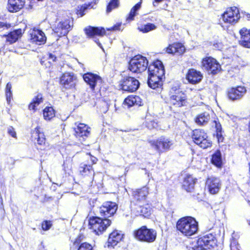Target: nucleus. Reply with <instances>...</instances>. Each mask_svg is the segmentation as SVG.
I'll list each match as a JSON object with an SVG mask.
<instances>
[{
  "label": "nucleus",
  "instance_id": "obj_28",
  "mask_svg": "<svg viewBox=\"0 0 250 250\" xmlns=\"http://www.w3.org/2000/svg\"><path fill=\"white\" fill-rule=\"evenodd\" d=\"M32 137L37 139V144L41 146V147L39 148L40 149H44L43 146L45 144V138H44V134L40 132L39 127H36L33 130Z\"/></svg>",
  "mask_w": 250,
  "mask_h": 250
},
{
  "label": "nucleus",
  "instance_id": "obj_4",
  "mask_svg": "<svg viewBox=\"0 0 250 250\" xmlns=\"http://www.w3.org/2000/svg\"><path fill=\"white\" fill-rule=\"evenodd\" d=\"M111 221L107 218L102 219L98 217H92L89 220L90 229L97 235H100L110 225Z\"/></svg>",
  "mask_w": 250,
  "mask_h": 250
},
{
  "label": "nucleus",
  "instance_id": "obj_50",
  "mask_svg": "<svg viewBox=\"0 0 250 250\" xmlns=\"http://www.w3.org/2000/svg\"><path fill=\"white\" fill-rule=\"evenodd\" d=\"M86 9V8L85 7H82L80 10H79L77 12V14L78 16H80V17H82L84 14L82 12V10H83V12L84 11V10Z\"/></svg>",
  "mask_w": 250,
  "mask_h": 250
},
{
  "label": "nucleus",
  "instance_id": "obj_34",
  "mask_svg": "<svg viewBox=\"0 0 250 250\" xmlns=\"http://www.w3.org/2000/svg\"><path fill=\"white\" fill-rule=\"evenodd\" d=\"M211 163L217 167H221L223 165L222 157L221 152L217 150L212 155Z\"/></svg>",
  "mask_w": 250,
  "mask_h": 250
},
{
  "label": "nucleus",
  "instance_id": "obj_13",
  "mask_svg": "<svg viewBox=\"0 0 250 250\" xmlns=\"http://www.w3.org/2000/svg\"><path fill=\"white\" fill-rule=\"evenodd\" d=\"M203 66L208 71L213 74L217 73L221 69L220 64L217 61L211 57H206L202 61Z\"/></svg>",
  "mask_w": 250,
  "mask_h": 250
},
{
  "label": "nucleus",
  "instance_id": "obj_38",
  "mask_svg": "<svg viewBox=\"0 0 250 250\" xmlns=\"http://www.w3.org/2000/svg\"><path fill=\"white\" fill-rule=\"evenodd\" d=\"M11 89V83H7L5 88V96L8 104H10L11 100L12 99V92Z\"/></svg>",
  "mask_w": 250,
  "mask_h": 250
},
{
  "label": "nucleus",
  "instance_id": "obj_23",
  "mask_svg": "<svg viewBox=\"0 0 250 250\" xmlns=\"http://www.w3.org/2000/svg\"><path fill=\"white\" fill-rule=\"evenodd\" d=\"M25 2V0H8L7 8L10 12H17L23 7Z\"/></svg>",
  "mask_w": 250,
  "mask_h": 250
},
{
  "label": "nucleus",
  "instance_id": "obj_17",
  "mask_svg": "<svg viewBox=\"0 0 250 250\" xmlns=\"http://www.w3.org/2000/svg\"><path fill=\"white\" fill-rule=\"evenodd\" d=\"M83 79L93 90L96 85H100L102 82V79L99 76L92 73L84 74L83 75Z\"/></svg>",
  "mask_w": 250,
  "mask_h": 250
},
{
  "label": "nucleus",
  "instance_id": "obj_51",
  "mask_svg": "<svg viewBox=\"0 0 250 250\" xmlns=\"http://www.w3.org/2000/svg\"><path fill=\"white\" fill-rule=\"evenodd\" d=\"M5 27L6 28H8L10 27V24H6L5 23L0 22V27Z\"/></svg>",
  "mask_w": 250,
  "mask_h": 250
},
{
  "label": "nucleus",
  "instance_id": "obj_31",
  "mask_svg": "<svg viewBox=\"0 0 250 250\" xmlns=\"http://www.w3.org/2000/svg\"><path fill=\"white\" fill-rule=\"evenodd\" d=\"M80 172L83 176H88L91 179L93 178L94 172L92 166L90 165L81 164Z\"/></svg>",
  "mask_w": 250,
  "mask_h": 250
},
{
  "label": "nucleus",
  "instance_id": "obj_30",
  "mask_svg": "<svg viewBox=\"0 0 250 250\" xmlns=\"http://www.w3.org/2000/svg\"><path fill=\"white\" fill-rule=\"evenodd\" d=\"M210 119V114L205 112L197 115L195 119V122L199 125H205L208 124Z\"/></svg>",
  "mask_w": 250,
  "mask_h": 250
},
{
  "label": "nucleus",
  "instance_id": "obj_54",
  "mask_svg": "<svg viewBox=\"0 0 250 250\" xmlns=\"http://www.w3.org/2000/svg\"><path fill=\"white\" fill-rule=\"evenodd\" d=\"M231 250H239L235 245H233L232 244L230 245Z\"/></svg>",
  "mask_w": 250,
  "mask_h": 250
},
{
  "label": "nucleus",
  "instance_id": "obj_5",
  "mask_svg": "<svg viewBox=\"0 0 250 250\" xmlns=\"http://www.w3.org/2000/svg\"><path fill=\"white\" fill-rule=\"evenodd\" d=\"M134 234L136 238L140 241L152 243L156 240L157 232L154 229H148L144 226L135 231Z\"/></svg>",
  "mask_w": 250,
  "mask_h": 250
},
{
  "label": "nucleus",
  "instance_id": "obj_14",
  "mask_svg": "<svg viewBox=\"0 0 250 250\" xmlns=\"http://www.w3.org/2000/svg\"><path fill=\"white\" fill-rule=\"evenodd\" d=\"M221 187L220 179L217 177L211 176L206 180V188L212 194H216L219 192Z\"/></svg>",
  "mask_w": 250,
  "mask_h": 250
},
{
  "label": "nucleus",
  "instance_id": "obj_11",
  "mask_svg": "<svg viewBox=\"0 0 250 250\" xmlns=\"http://www.w3.org/2000/svg\"><path fill=\"white\" fill-rule=\"evenodd\" d=\"M117 206L114 202H105L99 208L101 216L107 218L113 215L116 211Z\"/></svg>",
  "mask_w": 250,
  "mask_h": 250
},
{
  "label": "nucleus",
  "instance_id": "obj_37",
  "mask_svg": "<svg viewBox=\"0 0 250 250\" xmlns=\"http://www.w3.org/2000/svg\"><path fill=\"white\" fill-rule=\"evenodd\" d=\"M142 2L140 1L134 6L131 9L130 13L126 18L128 22L134 20V17L137 15V12L141 8Z\"/></svg>",
  "mask_w": 250,
  "mask_h": 250
},
{
  "label": "nucleus",
  "instance_id": "obj_42",
  "mask_svg": "<svg viewBox=\"0 0 250 250\" xmlns=\"http://www.w3.org/2000/svg\"><path fill=\"white\" fill-rule=\"evenodd\" d=\"M119 5L118 0H111L107 6V13L110 12L112 9L117 7Z\"/></svg>",
  "mask_w": 250,
  "mask_h": 250
},
{
  "label": "nucleus",
  "instance_id": "obj_20",
  "mask_svg": "<svg viewBox=\"0 0 250 250\" xmlns=\"http://www.w3.org/2000/svg\"><path fill=\"white\" fill-rule=\"evenodd\" d=\"M76 127L74 128L75 135L77 138L87 137L90 133V128L83 123H76Z\"/></svg>",
  "mask_w": 250,
  "mask_h": 250
},
{
  "label": "nucleus",
  "instance_id": "obj_22",
  "mask_svg": "<svg viewBox=\"0 0 250 250\" xmlns=\"http://www.w3.org/2000/svg\"><path fill=\"white\" fill-rule=\"evenodd\" d=\"M123 237V234L121 231L118 230L113 231L109 236L107 243V247L108 249L113 248L121 241Z\"/></svg>",
  "mask_w": 250,
  "mask_h": 250
},
{
  "label": "nucleus",
  "instance_id": "obj_2",
  "mask_svg": "<svg viewBox=\"0 0 250 250\" xmlns=\"http://www.w3.org/2000/svg\"><path fill=\"white\" fill-rule=\"evenodd\" d=\"M176 228L183 235L190 237L197 233L198 223L195 218L186 216L180 219L177 222Z\"/></svg>",
  "mask_w": 250,
  "mask_h": 250
},
{
  "label": "nucleus",
  "instance_id": "obj_45",
  "mask_svg": "<svg viewBox=\"0 0 250 250\" xmlns=\"http://www.w3.org/2000/svg\"><path fill=\"white\" fill-rule=\"evenodd\" d=\"M8 133L11 135L12 137H14V138H16L17 136H16V131H15V129L14 128L12 127V126H10L8 128Z\"/></svg>",
  "mask_w": 250,
  "mask_h": 250
},
{
  "label": "nucleus",
  "instance_id": "obj_36",
  "mask_svg": "<svg viewBox=\"0 0 250 250\" xmlns=\"http://www.w3.org/2000/svg\"><path fill=\"white\" fill-rule=\"evenodd\" d=\"M157 26L153 23H148L145 24L140 25L138 27V29L144 33H147L149 31L154 30Z\"/></svg>",
  "mask_w": 250,
  "mask_h": 250
},
{
  "label": "nucleus",
  "instance_id": "obj_12",
  "mask_svg": "<svg viewBox=\"0 0 250 250\" xmlns=\"http://www.w3.org/2000/svg\"><path fill=\"white\" fill-rule=\"evenodd\" d=\"M139 82L134 78L126 77L121 81L122 89L124 91L134 92L139 87Z\"/></svg>",
  "mask_w": 250,
  "mask_h": 250
},
{
  "label": "nucleus",
  "instance_id": "obj_27",
  "mask_svg": "<svg viewBox=\"0 0 250 250\" xmlns=\"http://www.w3.org/2000/svg\"><path fill=\"white\" fill-rule=\"evenodd\" d=\"M186 49L185 46L180 43H175L171 45H169L167 47L166 52L168 53L177 54L182 55L185 52Z\"/></svg>",
  "mask_w": 250,
  "mask_h": 250
},
{
  "label": "nucleus",
  "instance_id": "obj_9",
  "mask_svg": "<svg viewBox=\"0 0 250 250\" xmlns=\"http://www.w3.org/2000/svg\"><path fill=\"white\" fill-rule=\"evenodd\" d=\"M170 102L171 104L177 106H183L186 100V95L182 92L178 86L172 87L171 91Z\"/></svg>",
  "mask_w": 250,
  "mask_h": 250
},
{
  "label": "nucleus",
  "instance_id": "obj_29",
  "mask_svg": "<svg viewBox=\"0 0 250 250\" xmlns=\"http://www.w3.org/2000/svg\"><path fill=\"white\" fill-rule=\"evenodd\" d=\"M124 104L128 107H131L135 105L138 106L142 105L143 102L140 97L136 95H131L128 96L125 99Z\"/></svg>",
  "mask_w": 250,
  "mask_h": 250
},
{
  "label": "nucleus",
  "instance_id": "obj_26",
  "mask_svg": "<svg viewBox=\"0 0 250 250\" xmlns=\"http://www.w3.org/2000/svg\"><path fill=\"white\" fill-rule=\"evenodd\" d=\"M196 179L190 175H187L184 179L182 187L187 192H191L194 188Z\"/></svg>",
  "mask_w": 250,
  "mask_h": 250
},
{
  "label": "nucleus",
  "instance_id": "obj_39",
  "mask_svg": "<svg viewBox=\"0 0 250 250\" xmlns=\"http://www.w3.org/2000/svg\"><path fill=\"white\" fill-rule=\"evenodd\" d=\"M209 235L207 234L206 236H204L203 238H200L198 241V246L194 249V250H206L205 248H204L202 246V243H208L209 240L208 238H209Z\"/></svg>",
  "mask_w": 250,
  "mask_h": 250
},
{
  "label": "nucleus",
  "instance_id": "obj_40",
  "mask_svg": "<svg viewBox=\"0 0 250 250\" xmlns=\"http://www.w3.org/2000/svg\"><path fill=\"white\" fill-rule=\"evenodd\" d=\"M140 208V212L143 216L147 217L150 214L151 208L148 204L146 205L145 207L141 206Z\"/></svg>",
  "mask_w": 250,
  "mask_h": 250
},
{
  "label": "nucleus",
  "instance_id": "obj_24",
  "mask_svg": "<svg viewBox=\"0 0 250 250\" xmlns=\"http://www.w3.org/2000/svg\"><path fill=\"white\" fill-rule=\"evenodd\" d=\"M84 31L86 35L89 37H94L95 36H103L105 34V29L101 27L89 26L85 28Z\"/></svg>",
  "mask_w": 250,
  "mask_h": 250
},
{
  "label": "nucleus",
  "instance_id": "obj_25",
  "mask_svg": "<svg viewBox=\"0 0 250 250\" xmlns=\"http://www.w3.org/2000/svg\"><path fill=\"white\" fill-rule=\"evenodd\" d=\"M241 39L240 44L246 48H250V30L243 28L240 31Z\"/></svg>",
  "mask_w": 250,
  "mask_h": 250
},
{
  "label": "nucleus",
  "instance_id": "obj_48",
  "mask_svg": "<svg viewBox=\"0 0 250 250\" xmlns=\"http://www.w3.org/2000/svg\"><path fill=\"white\" fill-rule=\"evenodd\" d=\"M214 123L216 128V132L222 131V126L220 123L217 121H214Z\"/></svg>",
  "mask_w": 250,
  "mask_h": 250
},
{
  "label": "nucleus",
  "instance_id": "obj_16",
  "mask_svg": "<svg viewBox=\"0 0 250 250\" xmlns=\"http://www.w3.org/2000/svg\"><path fill=\"white\" fill-rule=\"evenodd\" d=\"M30 41L33 43L40 45L45 42L46 38L44 33L39 29H33L29 31Z\"/></svg>",
  "mask_w": 250,
  "mask_h": 250
},
{
  "label": "nucleus",
  "instance_id": "obj_15",
  "mask_svg": "<svg viewBox=\"0 0 250 250\" xmlns=\"http://www.w3.org/2000/svg\"><path fill=\"white\" fill-rule=\"evenodd\" d=\"M246 93V89L244 86H237L231 87L228 90V97L232 100H239L241 99Z\"/></svg>",
  "mask_w": 250,
  "mask_h": 250
},
{
  "label": "nucleus",
  "instance_id": "obj_49",
  "mask_svg": "<svg viewBox=\"0 0 250 250\" xmlns=\"http://www.w3.org/2000/svg\"><path fill=\"white\" fill-rule=\"evenodd\" d=\"M216 136L218 138V142H222L223 140L222 131H217Z\"/></svg>",
  "mask_w": 250,
  "mask_h": 250
},
{
  "label": "nucleus",
  "instance_id": "obj_55",
  "mask_svg": "<svg viewBox=\"0 0 250 250\" xmlns=\"http://www.w3.org/2000/svg\"><path fill=\"white\" fill-rule=\"evenodd\" d=\"M247 197V200H248V202H250V193H248Z\"/></svg>",
  "mask_w": 250,
  "mask_h": 250
},
{
  "label": "nucleus",
  "instance_id": "obj_6",
  "mask_svg": "<svg viewBox=\"0 0 250 250\" xmlns=\"http://www.w3.org/2000/svg\"><path fill=\"white\" fill-rule=\"evenodd\" d=\"M150 146L159 152L168 151L173 144L169 138L162 136L156 140L149 141Z\"/></svg>",
  "mask_w": 250,
  "mask_h": 250
},
{
  "label": "nucleus",
  "instance_id": "obj_43",
  "mask_svg": "<svg viewBox=\"0 0 250 250\" xmlns=\"http://www.w3.org/2000/svg\"><path fill=\"white\" fill-rule=\"evenodd\" d=\"M78 250H92V247L87 243L82 244Z\"/></svg>",
  "mask_w": 250,
  "mask_h": 250
},
{
  "label": "nucleus",
  "instance_id": "obj_53",
  "mask_svg": "<svg viewBox=\"0 0 250 250\" xmlns=\"http://www.w3.org/2000/svg\"><path fill=\"white\" fill-rule=\"evenodd\" d=\"M94 41H95V42H96V43L98 45V46H99V47H100L103 49V50H104V49H103V47H102V44H101V43L99 42L98 40H97V39H95Z\"/></svg>",
  "mask_w": 250,
  "mask_h": 250
},
{
  "label": "nucleus",
  "instance_id": "obj_8",
  "mask_svg": "<svg viewBox=\"0 0 250 250\" xmlns=\"http://www.w3.org/2000/svg\"><path fill=\"white\" fill-rule=\"evenodd\" d=\"M192 138L197 145L205 149L211 146V142L208 139L206 133L200 129H196L193 131Z\"/></svg>",
  "mask_w": 250,
  "mask_h": 250
},
{
  "label": "nucleus",
  "instance_id": "obj_46",
  "mask_svg": "<svg viewBox=\"0 0 250 250\" xmlns=\"http://www.w3.org/2000/svg\"><path fill=\"white\" fill-rule=\"evenodd\" d=\"M121 26V23H118L114 25L113 27H112L110 28H107V30L108 31H117V30H120V27Z\"/></svg>",
  "mask_w": 250,
  "mask_h": 250
},
{
  "label": "nucleus",
  "instance_id": "obj_47",
  "mask_svg": "<svg viewBox=\"0 0 250 250\" xmlns=\"http://www.w3.org/2000/svg\"><path fill=\"white\" fill-rule=\"evenodd\" d=\"M47 55L49 62H54L56 61V57L53 53H49Z\"/></svg>",
  "mask_w": 250,
  "mask_h": 250
},
{
  "label": "nucleus",
  "instance_id": "obj_56",
  "mask_svg": "<svg viewBox=\"0 0 250 250\" xmlns=\"http://www.w3.org/2000/svg\"><path fill=\"white\" fill-rule=\"evenodd\" d=\"M232 119H233V120L236 119V117H233V118H232Z\"/></svg>",
  "mask_w": 250,
  "mask_h": 250
},
{
  "label": "nucleus",
  "instance_id": "obj_7",
  "mask_svg": "<svg viewBox=\"0 0 250 250\" xmlns=\"http://www.w3.org/2000/svg\"><path fill=\"white\" fill-rule=\"evenodd\" d=\"M72 25L69 18L57 19L53 31L59 37L65 36L70 30Z\"/></svg>",
  "mask_w": 250,
  "mask_h": 250
},
{
  "label": "nucleus",
  "instance_id": "obj_44",
  "mask_svg": "<svg viewBox=\"0 0 250 250\" xmlns=\"http://www.w3.org/2000/svg\"><path fill=\"white\" fill-rule=\"evenodd\" d=\"M51 226L52 223L50 221H44L42 223V229L44 230H48Z\"/></svg>",
  "mask_w": 250,
  "mask_h": 250
},
{
  "label": "nucleus",
  "instance_id": "obj_19",
  "mask_svg": "<svg viewBox=\"0 0 250 250\" xmlns=\"http://www.w3.org/2000/svg\"><path fill=\"white\" fill-rule=\"evenodd\" d=\"M77 82V78L73 73H65L61 78V83L66 88L75 86Z\"/></svg>",
  "mask_w": 250,
  "mask_h": 250
},
{
  "label": "nucleus",
  "instance_id": "obj_10",
  "mask_svg": "<svg viewBox=\"0 0 250 250\" xmlns=\"http://www.w3.org/2000/svg\"><path fill=\"white\" fill-rule=\"evenodd\" d=\"M222 17L225 22L235 23L240 17L239 10L236 7L229 8L222 15Z\"/></svg>",
  "mask_w": 250,
  "mask_h": 250
},
{
  "label": "nucleus",
  "instance_id": "obj_3",
  "mask_svg": "<svg viewBox=\"0 0 250 250\" xmlns=\"http://www.w3.org/2000/svg\"><path fill=\"white\" fill-rule=\"evenodd\" d=\"M148 67V61L142 55L133 57L129 62L128 69L133 73H140L145 71Z\"/></svg>",
  "mask_w": 250,
  "mask_h": 250
},
{
  "label": "nucleus",
  "instance_id": "obj_33",
  "mask_svg": "<svg viewBox=\"0 0 250 250\" xmlns=\"http://www.w3.org/2000/svg\"><path fill=\"white\" fill-rule=\"evenodd\" d=\"M43 102V97L41 94H38L37 96L34 97L32 102L28 105V109L30 110H33L35 112L37 110L36 107Z\"/></svg>",
  "mask_w": 250,
  "mask_h": 250
},
{
  "label": "nucleus",
  "instance_id": "obj_52",
  "mask_svg": "<svg viewBox=\"0 0 250 250\" xmlns=\"http://www.w3.org/2000/svg\"><path fill=\"white\" fill-rule=\"evenodd\" d=\"M90 160L92 164L96 163L97 161V159H96V158L91 155H90Z\"/></svg>",
  "mask_w": 250,
  "mask_h": 250
},
{
  "label": "nucleus",
  "instance_id": "obj_35",
  "mask_svg": "<svg viewBox=\"0 0 250 250\" xmlns=\"http://www.w3.org/2000/svg\"><path fill=\"white\" fill-rule=\"evenodd\" d=\"M55 116V112L52 107H46L43 110V117L45 120L51 121Z\"/></svg>",
  "mask_w": 250,
  "mask_h": 250
},
{
  "label": "nucleus",
  "instance_id": "obj_21",
  "mask_svg": "<svg viewBox=\"0 0 250 250\" xmlns=\"http://www.w3.org/2000/svg\"><path fill=\"white\" fill-rule=\"evenodd\" d=\"M203 75L199 71L194 69H190L186 74V79L192 84L199 83L202 79Z\"/></svg>",
  "mask_w": 250,
  "mask_h": 250
},
{
  "label": "nucleus",
  "instance_id": "obj_41",
  "mask_svg": "<svg viewBox=\"0 0 250 250\" xmlns=\"http://www.w3.org/2000/svg\"><path fill=\"white\" fill-rule=\"evenodd\" d=\"M145 124L146 126L149 129L156 128L157 126V123L147 117L146 118Z\"/></svg>",
  "mask_w": 250,
  "mask_h": 250
},
{
  "label": "nucleus",
  "instance_id": "obj_18",
  "mask_svg": "<svg viewBox=\"0 0 250 250\" xmlns=\"http://www.w3.org/2000/svg\"><path fill=\"white\" fill-rule=\"evenodd\" d=\"M149 193V188L147 187H144L142 188L136 189L132 192V196L137 203L140 204L144 203Z\"/></svg>",
  "mask_w": 250,
  "mask_h": 250
},
{
  "label": "nucleus",
  "instance_id": "obj_32",
  "mask_svg": "<svg viewBox=\"0 0 250 250\" xmlns=\"http://www.w3.org/2000/svg\"><path fill=\"white\" fill-rule=\"evenodd\" d=\"M22 30L19 29L10 32L6 36V41L10 44L15 42L22 35Z\"/></svg>",
  "mask_w": 250,
  "mask_h": 250
},
{
  "label": "nucleus",
  "instance_id": "obj_1",
  "mask_svg": "<svg viewBox=\"0 0 250 250\" xmlns=\"http://www.w3.org/2000/svg\"><path fill=\"white\" fill-rule=\"evenodd\" d=\"M148 84L153 89L160 87L165 77L164 67L161 61L157 60L148 67Z\"/></svg>",
  "mask_w": 250,
  "mask_h": 250
}]
</instances>
